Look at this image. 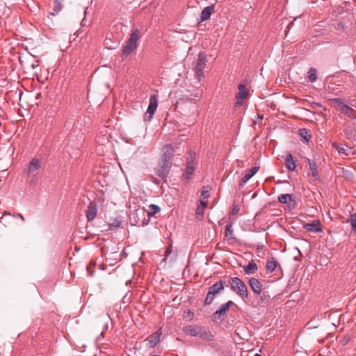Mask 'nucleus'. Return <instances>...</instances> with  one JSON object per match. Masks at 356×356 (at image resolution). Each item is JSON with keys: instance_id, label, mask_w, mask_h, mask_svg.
<instances>
[{"instance_id": "nucleus-6", "label": "nucleus", "mask_w": 356, "mask_h": 356, "mask_svg": "<svg viewBox=\"0 0 356 356\" xmlns=\"http://www.w3.org/2000/svg\"><path fill=\"white\" fill-rule=\"evenodd\" d=\"M158 106V100L156 95H152L149 98V104L146 113L144 116L145 121H150L153 118L154 113L156 111Z\"/></svg>"}, {"instance_id": "nucleus-4", "label": "nucleus", "mask_w": 356, "mask_h": 356, "mask_svg": "<svg viewBox=\"0 0 356 356\" xmlns=\"http://www.w3.org/2000/svg\"><path fill=\"white\" fill-rule=\"evenodd\" d=\"M330 102L334 104H336V108L339 111L344 113L348 117L355 118H356V112L355 111L347 106L343 103L342 99L339 98H335L330 100Z\"/></svg>"}, {"instance_id": "nucleus-17", "label": "nucleus", "mask_w": 356, "mask_h": 356, "mask_svg": "<svg viewBox=\"0 0 356 356\" xmlns=\"http://www.w3.org/2000/svg\"><path fill=\"white\" fill-rule=\"evenodd\" d=\"M304 228L309 231L313 232H321V229L320 227V222L318 220L314 221L312 223H307L304 225Z\"/></svg>"}, {"instance_id": "nucleus-37", "label": "nucleus", "mask_w": 356, "mask_h": 356, "mask_svg": "<svg viewBox=\"0 0 356 356\" xmlns=\"http://www.w3.org/2000/svg\"><path fill=\"white\" fill-rule=\"evenodd\" d=\"M171 252H172L171 248L170 247L168 248L165 251V259L171 253Z\"/></svg>"}, {"instance_id": "nucleus-35", "label": "nucleus", "mask_w": 356, "mask_h": 356, "mask_svg": "<svg viewBox=\"0 0 356 356\" xmlns=\"http://www.w3.org/2000/svg\"><path fill=\"white\" fill-rule=\"evenodd\" d=\"M193 317V313L190 310L184 312V318L191 320Z\"/></svg>"}, {"instance_id": "nucleus-29", "label": "nucleus", "mask_w": 356, "mask_h": 356, "mask_svg": "<svg viewBox=\"0 0 356 356\" xmlns=\"http://www.w3.org/2000/svg\"><path fill=\"white\" fill-rule=\"evenodd\" d=\"M316 72H317V71L314 68H311L309 71L308 79H309V81H311L312 83L316 81V79H317Z\"/></svg>"}, {"instance_id": "nucleus-22", "label": "nucleus", "mask_w": 356, "mask_h": 356, "mask_svg": "<svg viewBox=\"0 0 356 356\" xmlns=\"http://www.w3.org/2000/svg\"><path fill=\"white\" fill-rule=\"evenodd\" d=\"M286 166L288 170L293 171L296 169V165L293 161V158L291 154H288L285 159Z\"/></svg>"}, {"instance_id": "nucleus-34", "label": "nucleus", "mask_w": 356, "mask_h": 356, "mask_svg": "<svg viewBox=\"0 0 356 356\" xmlns=\"http://www.w3.org/2000/svg\"><path fill=\"white\" fill-rule=\"evenodd\" d=\"M202 199H207L209 197V187L204 186L201 192Z\"/></svg>"}, {"instance_id": "nucleus-19", "label": "nucleus", "mask_w": 356, "mask_h": 356, "mask_svg": "<svg viewBox=\"0 0 356 356\" xmlns=\"http://www.w3.org/2000/svg\"><path fill=\"white\" fill-rule=\"evenodd\" d=\"M213 6H210L204 8L201 13V21L204 22L209 19L213 11Z\"/></svg>"}, {"instance_id": "nucleus-23", "label": "nucleus", "mask_w": 356, "mask_h": 356, "mask_svg": "<svg viewBox=\"0 0 356 356\" xmlns=\"http://www.w3.org/2000/svg\"><path fill=\"white\" fill-rule=\"evenodd\" d=\"M257 269V265L254 262H250L248 265L243 267L245 273L248 275L254 273Z\"/></svg>"}, {"instance_id": "nucleus-33", "label": "nucleus", "mask_w": 356, "mask_h": 356, "mask_svg": "<svg viewBox=\"0 0 356 356\" xmlns=\"http://www.w3.org/2000/svg\"><path fill=\"white\" fill-rule=\"evenodd\" d=\"M225 235H226V236H228L229 238H233L232 237L233 230H232V223H228L226 225Z\"/></svg>"}, {"instance_id": "nucleus-31", "label": "nucleus", "mask_w": 356, "mask_h": 356, "mask_svg": "<svg viewBox=\"0 0 356 356\" xmlns=\"http://www.w3.org/2000/svg\"><path fill=\"white\" fill-rule=\"evenodd\" d=\"M352 229L356 233V213L351 214L349 218Z\"/></svg>"}, {"instance_id": "nucleus-20", "label": "nucleus", "mask_w": 356, "mask_h": 356, "mask_svg": "<svg viewBox=\"0 0 356 356\" xmlns=\"http://www.w3.org/2000/svg\"><path fill=\"white\" fill-rule=\"evenodd\" d=\"M277 266H279V268H281V266H280L277 261L272 257L271 259L267 261L266 268L268 272L272 273L276 269Z\"/></svg>"}, {"instance_id": "nucleus-10", "label": "nucleus", "mask_w": 356, "mask_h": 356, "mask_svg": "<svg viewBox=\"0 0 356 356\" xmlns=\"http://www.w3.org/2000/svg\"><path fill=\"white\" fill-rule=\"evenodd\" d=\"M238 88V92L236 95V104L237 106H241L243 104V101L248 97V93L246 90L245 86L243 84H240Z\"/></svg>"}, {"instance_id": "nucleus-13", "label": "nucleus", "mask_w": 356, "mask_h": 356, "mask_svg": "<svg viewBox=\"0 0 356 356\" xmlns=\"http://www.w3.org/2000/svg\"><path fill=\"white\" fill-rule=\"evenodd\" d=\"M170 161H167V158L162 157V166L158 170L159 176L165 177L167 175L171 165Z\"/></svg>"}, {"instance_id": "nucleus-18", "label": "nucleus", "mask_w": 356, "mask_h": 356, "mask_svg": "<svg viewBox=\"0 0 356 356\" xmlns=\"http://www.w3.org/2000/svg\"><path fill=\"white\" fill-rule=\"evenodd\" d=\"M199 327V325H191L184 327V332L187 335L197 337L198 335Z\"/></svg>"}, {"instance_id": "nucleus-28", "label": "nucleus", "mask_w": 356, "mask_h": 356, "mask_svg": "<svg viewBox=\"0 0 356 356\" xmlns=\"http://www.w3.org/2000/svg\"><path fill=\"white\" fill-rule=\"evenodd\" d=\"M160 208L159 206L156 204H151L149 206V209L147 210L148 216H154L156 213L160 211Z\"/></svg>"}, {"instance_id": "nucleus-5", "label": "nucleus", "mask_w": 356, "mask_h": 356, "mask_svg": "<svg viewBox=\"0 0 356 356\" xmlns=\"http://www.w3.org/2000/svg\"><path fill=\"white\" fill-rule=\"evenodd\" d=\"M195 160V154L194 152H190L187 158L186 167L182 175L184 180L188 181L191 179L196 166Z\"/></svg>"}, {"instance_id": "nucleus-7", "label": "nucleus", "mask_w": 356, "mask_h": 356, "mask_svg": "<svg viewBox=\"0 0 356 356\" xmlns=\"http://www.w3.org/2000/svg\"><path fill=\"white\" fill-rule=\"evenodd\" d=\"M207 56L205 54H199L195 67V72L200 80L204 77V70L207 67Z\"/></svg>"}, {"instance_id": "nucleus-40", "label": "nucleus", "mask_w": 356, "mask_h": 356, "mask_svg": "<svg viewBox=\"0 0 356 356\" xmlns=\"http://www.w3.org/2000/svg\"><path fill=\"white\" fill-rule=\"evenodd\" d=\"M254 356H261V355L260 354L257 353L254 355Z\"/></svg>"}, {"instance_id": "nucleus-8", "label": "nucleus", "mask_w": 356, "mask_h": 356, "mask_svg": "<svg viewBox=\"0 0 356 356\" xmlns=\"http://www.w3.org/2000/svg\"><path fill=\"white\" fill-rule=\"evenodd\" d=\"M41 167L40 161L38 159H33L27 168V174L29 176H36Z\"/></svg>"}, {"instance_id": "nucleus-36", "label": "nucleus", "mask_w": 356, "mask_h": 356, "mask_svg": "<svg viewBox=\"0 0 356 356\" xmlns=\"http://www.w3.org/2000/svg\"><path fill=\"white\" fill-rule=\"evenodd\" d=\"M240 211V207L237 204H234L232 210V215H237Z\"/></svg>"}, {"instance_id": "nucleus-2", "label": "nucleus", "mask_w": 356, "mask_h": 356, "mask_svg": "<svg viewBox=\"0 0 356 356\" xmlns=\"http://www.w3.org/2000/svg\"><path fill=\"white\" fill-rule=\"evenodd\" d=\"M140 38V31L138 29H134L132 31L129 39L124 46L122 51L124 54H130L137 47V41Z\"/></svg>"}, {"instance_id": "nucleus-39", "label": "nucleus", "mask_w": 356, "mask_h": 356, "mask_svg": "<svg viewBox=\"0 0 356 356\" xmlns=\"http://www.w3.org/2000/svg\"><path fill=\"white\" fill-rule=\"evenodd\" d=\"M293 20H295V19H294ZM293 22H294V21H292V22L289 24V26H291V25H293Z\"/></svg>"}, {"instance_id": "nucleus-16", "label": "nucleus", "mask_w": 356, "mask_h": 356, "mask_svg": "<svg viewBox=\"0 0 356 356\" xmlns=\"http://www.w3.org/2000/svg\"><path fill=\"white\" fill-rule=\"evenodd\" d=\"M259 168L257 166L252 168L239 181V185L243 186L244 184H245L252 176H254L257 172Z\"/></svg>"}, {"instance_id": "nucleus-32", "label": "nucleus", "mask_w": 356, "mask_h": 356, "mask_svg": "<svg viewBox=\"0 0 356 356\" xmlns=\"http://www.w3.org/2000/svg\"><path fill=\"white\" fill-rule=\"evenodd\" d=\"M95 261H91L87 267V271L90 276H92L95 272Z\"/></svg>"}, {"instance_id": "nucleus-26", "label": "nucleus", "mask_w": 356, "mask_h": 356, "mask_svg": "<svg viewBox=\"0 0 356 356\" xmlns=\"http://www.w3.org/2000/svg\"><path fill=\"white\" fill-rule=\"evenodd\" d=\"M332 145L339 154H343L346 156H348L349 154V152L350 149H349L346 147L339 145L337 143H334Z\"/></svg>"}, {"instance_id": "nucleus-30", "label": "nucleus", "mask_w": 356, "mask_h": 356, "mask_svg": "<svg viewBox=\"0 0 356 356\" xmlns=\"http://www.w3.org/2000/svg\"><path fill=\"white\" fill-rule=\"evenodd\" d=\"M299 134L300 136L304 138L306 141H308L310 138H311V135L309 133V131L305 129H300L299 131Z\"/></svg>"}, {"instance_id": "nucleus-24", "label": "nucleus", "mask_w": 356, "mask_h": 356, "mask_svg": "<svg viewBox=\"0 0 356 356\" xmlns=\"http://www.w3.org/2000/svg\"><path fill=\"white\" fill-rule=\"evenodd\" d=\"M207 201L201 200L200 205H199L196 209V215L197 216H200L202 218L203 216V214L204 212V209L207 207Z\"/></svg>"}, {"instance_id": "nucleus-9", "label": "nucleus", "mask_w": 356, "mask_h": 356, "mask_svg": "<svg viewBox=\"0 0 356 356\" xmlns=\"http://www.w3.org/2000/svg\"><path fill=\"white\" fill-rule=\"evenodd\" d=\"M234 305V303L232 300H229L227 303L222 305L220 309L213 314V320L216 321L220 318V317L225 315L229 308Z\"/></svg>"}, {"instance_id": "nucleus-38", "label": "nucleus", "mask_w": 356, "mask_h": 356, "mask_svg": "<svg viewBox=\"0 0 356 356\" xmlns=\"http://www.w3.org/2000/svg\"><path fill=\"white\" fill-rule=\"evenodd\" d=\"M16 216L19 217V218H21L23 221H24V217L21 214V213H17L16 215Z\"/></svg>"}, {"instance_id": "nucleus-11", "label": "nucleus", "mask_w": 356, "mask_h": 356, "mask_svg": "<svg viewBox=\"0 0 356 356\" xmlns=\"http://www.w3.org/2000/svg\"><path fill=\"white\" fill-rule=\"evenodd\" d=\"M97 204L94 202H90L88 206V209L86 211V218L88 221H91L95 219L97 216Z\"/></svg>"}, {"instance_id": "nucleus-27", "label": "nucleus", "mask_w": 356, "mask_h": 356, "mask_svg": "<svg viewBox=\"0 0 356 356\" xmlns=\"http://www.w3.org/2000/svg\"><path fill=\"white\" fill-rule=\"evenodd\" d=\"M308 163H309V169L312 172V176L316 178V179H318V170H317V167H316V163H312L310 159H308Z\"/></svg>"}, {"instance_id": "nucleus-3", "label": "nucleus", "mask_w": 356, "mask_h": 356, "mask_svg": "<svg viewBox=\"0 0 356 356\" xmlns=\"http://www.w3.org/2000/svg\"><path fill=\"white\" fill-rule=\"evenodd\" d=\"M225 284L224 281L220 280L209 288L204 300L206 305H210L213 301L216 296L224 289Z\"/></svg>"}, {"instance_id": "nucleus-12", "label": "nucleus", "mask_w": 356, "mask_h": 356, "mask_svg": "<svg viewBox=\"0 0 356 356\" xmlns=\"http://www.w3.org/2000/svg\"><path fill=\"white\" fill-rule=\"evenodd\" d=\"M161 334L162 331L161 329L160 328L156 332L150 335L147 339V341H148L147 345L149 346V347L154 348V346H156V345L159 343L160 340Z\"/></svg>"}, {"instance_id": "nucleus-15", "label": "nucleus", "mask_w": 356, "mask_h": 356, "mask_svg": "<svg viewBox=\"0 0 356 356\" xmlns=\"http://www.w3.org/2000/svg\"><path fill=\"white\" fill-rule=\"evenodd\" d=\"M197 336L204 340L209 341L212 340L213 339V334H211V331L208 328L202 326L199 327Z\"/></svg>"}, {"instance_id": "nucleus-21", "label": "nucleus", "mask_w": 356, "mask_h": 356, "mask_svg": "<svg viewBox=\"0 0 356 356\" xmlns=\"http://www.w3.org/2000/svg\"><path fill=\"white\" fill-rule=\"evenodd\" d=\"M163 157L167 158L168 160H171L173 153L175 152L174 147L170 145H166L163 147Z\"/></svg>"}, {"instance_id": "nucleus-14", "label": "nucleus", "mask_w": 356, "mask_h": 356, "mask_svg": "<svg viewBox=\"0 0 356 356\" xmlns=\"http://www.w3.org/2000/svg\"><path fill=\"white\" fill-rule=\"evenodd\" d=\"M249 284L252 290L257 294H260L262 291V285L260 282L254 277L249 280Z\"/></svg>"}, {"instance_id": "nucleus-25", "label": "nucleus", "mask_w": 356, "mask_h": 356, "mask_svg": "<svg viewBox=\"0 0 356 356\" xmlns=\"http://www.w3.org/2000/svg\"><path fill=\"white\" fill-rule=\"evenodd\" d=\"M278 200L280 203L285 204L288 202H294L293 197L289 194H282L278 197Z\"/></svg>"}, {"instance_id": "nucleus-1", "label": "nucleus", "mask_w": 356, "mask_h": 356, "mask_svg": "<svg viewBox=\"0 0 356 356\" xmlns=\"http://www.w3.org/2000/svg\"><path fill=\"white\" fill-rule=\"evenodd\" d=\"M231 289L242 298L248 296V288L245 284L238 277H231L229 280Z\"/></svg>"}]
</instances>
